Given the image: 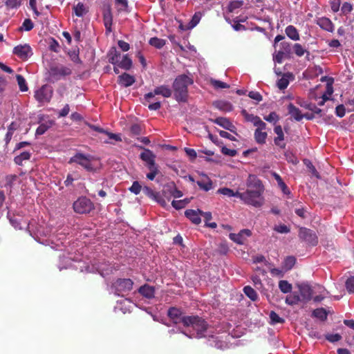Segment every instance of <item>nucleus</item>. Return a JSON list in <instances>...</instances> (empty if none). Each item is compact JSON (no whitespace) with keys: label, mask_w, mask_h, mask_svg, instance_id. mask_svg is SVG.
<instances>
[{"label":"nucleus","mask_w":354,"mask_h":354,"mask_svg":"<svg viewBox=\"0 0 354 354\" xmlns=\"http://www.w3.org/2000/svg\"><path fill=\"white\" fill-rule=\"evenodd\" d=\"M248 189L239 194V198L243 201L246 204L252 205L254 207H260L263 203L262 193L263 187L261 181L257 179L254 176H250L247 183Z\"/></svg>","instance_id":"obj_1"},{"label":"nucleus","mask_w":354,"mask_h":354,"mask_svg":"<svg viewBox=\"0 0 354 354\" xmlns=\"http://www.w3.org/2000/svg\"><path fill=\"white\" fill-rule=\"evenodd\" d=\"M183 326L187 328H192L193 331L196 332V335H194V333L187 334L183 330L180 331L189 338L203 337L209 326L205 319L197 315L185 317L183 319Z\"/></svg>","instance_id":"obj_2"},{"label":"nucleus","mask_w":354,"mask_h":354,"mask_svg":"<svg viewBox=\"0 0 354 354\" xmlns=\"http://www.w3.org/2000/svg\"><path fill=\"white\" fill-rule=\"evenodd\" d=\"M193 84L191 77L186 75H178L174 80L173 88L177 101L185 102L187 97V87Z\"/></svg>","instance_id":"obj_3"},{"label":"nucleus","mask_w":354,"mask_h":354,"mask_svg":"<svg viewBox=\"0 0 354 354\" xmlns=\"http://www.w3.org/2000/svg\"><path fill=\"white\" fill-rule=\"evenodd\" d=\"M94 161L95 158L93 156L77 153L71 158L69 162H75L81 165L86 170L91 171L94 170Z\"/></svg>","instance_id":"obj_4"},{"label":"nucleus","mask_w":354,"mask_h":354,"mask_svg":"<svg viewBox=\"0 0 354 354\" xmlns=\"http://www.w3.org/2000/svg\"><path fill=\"white\" fill-rule=\"evenodd\" d=\"M72 73L71 69L68 66L63 65H57L51 66L49 70V81L55 82L62 77L71 75Z\"/></svg>","instance_id":"obj_5"},{"label":"nucleus","mask_w":354,"mask_h":354,"mask_svg":"<svg viewBox=\"0 0 354 354\" xmlns=\"http://www.w3.org/2000/svg\"><path fill=\"white\" fill-rule=\"evenodd\" d=\"M133 285V282L130 279H118L113 283L112 289L116 295L120 296L130 291Z\"/></svg>","instance_id":"obj_6"},{"label":"nucleus","mask_w":354,"mask_h":354,"mask_svg":"<svg viewBox=\"0 0 354 354\" xmlns=\"http://www.w3.org/2000/svg\"><path fill=\"white\" fill-rule=\"evenodd\" d=\"M73 209L76 213L87 214L93 209V204L86 197H80L74 202Z\"/></svg>","instance_id":"obj_7"},{"label":"nucleus","mask_w":354,"mask_h":354,"mask_svg":"<svg viewBox=\"0 0 354 354\" xmlns=\"http://www.w3.org/2000/svg\"><path fill=\"white\" fill-rule=\"evenodd\" d=\"M53 90L48 85H44L35 93V99L40 103L49 102L52 98Z\"/></svg>","instance_id":"obj_8"},{"label":"nucleus","mask_w":354,"mask_h":354,"mask_svg":"<svg viewBox=\"0 0 354 354\" xmlns=\"http://www.w3.org/2000/svg\"><path fill=\"white\" fill-rule=\"evenodd\" d=\"M266 124L265 122H263L260 125L257 126V129L254 131V140L258 144L262 145L266 143V138L268 136V133L266 131Z\"/></svg>","instance_id":"obj_9"},{"label":"nucleus","mask_w":354,"mask_h":354,"mask_svg":"<svg viewBox=\"0 0 354 354\" xmlns=\"http://www.w3.org/2000/svg\"><path fill=\"white\" fill-rule=\"evenodd\" d=\"M142 192L146 196L156 201L162 207H165L167 205V201L162 198L160 193L153 192L150 187L145 186L142 188Z\"/></svg>","instance_id":"obj_10"},{"label":"nucleus","mask_w":354,"mask_h":354,"mask_svg":"<svg viewBox=\"0 0 354 354\" xmlns=\"http://www.w3.org/2000/svg\"><path fill=\"white\" fill-rule=\"evenodd\" d=\"M301 299L303 301L307 302L313 299L312 286L308 283H303L298 285Z\"/></svg>","instance_id":"obj_11"},{"label":"nucleus","mask_w":354,"mask_h":354,"mask_svg":"<svg viewBox=\"0 0 354 354\" xmlns=\"http://www.w3.org/2000/svg\"><path fill=\"white\" fill-rule=\"evenodd\" d=\"M13 53L24 60L28 59L32 55L30 46L27 44L19 45L15 47Z\"/></svg>","instance_id":"obj_12"},{"label":"nucleus","mask_w":354,"mask_h":354,"mask_svg":"<svg viewBox=\"0 0 354 354\" xmlns=\"http://www.w3.org/2000/svg\"><path fill=\"white\" fill-rule=\"evenodd\" d=\"M299 236L313 245H315L318 242L316 234L313 231L306 228H301L299 230Z\"/></svg>","instance_id":"obj_13"},{"label":"nucleus","mask_w":354,"mask_h":354,"mask_svg":"<svg viewBox=\"0 0 354 354\" xmlns=\"http://www.w3.org/2000/svg\"><path fill=\"white\" fill-rule=\"evenodd\" d=\"M140 158L145 162L146 166L148 169H153L158 167L155 163L156 156L149 149H145L142 153H140Z\"/></svg>","instance_id":"obj_14"},{"label":"nucleus","mask_w":354,"mask_h":354,"mask_svg":"<svg viewBox=\"0 0 354 354\" xmlns=\"http://www.w3.org/2000/svg\"><path fill=\"white\" fill-rule=\"evenodd\" d=\"M252 235V232L248 229L241 230L239 233H231L229 236L231 240L239 245H243L246 239Z\"/></svg>","instance_id":"obj_15"},{"label":"nucleus","mask_w":354,"mask_h":354,"mask_svg":"<svg viewBox=\"0 0 354 354\" xmlns=\"http://www.w3.org/2000/svg\"><path fill=\"white\" fill-rule=\"evenodd\" d=\"M312 290L313 301L315 302H319L322 301L326 297V294L328 293L327 290L324 288V287L319 284H315L312 286Z\"/></svg>","instance_id":"obj_16"},{"label":"nucleus","mask_w":354,"mask_h":354,"mask_svg":"<svg viewBox=\"0 0 354 354\" xmlns=\"http://www.w3.org/2000/svg\"><path fill=\"white\" fill-rule=\"evenodd\" d=\"M182 315V311L179 308L175 307L170 308L167 312L168 317L175 324L179 323L183 324V319L186 316H183Z\"/></svg>","instance_id":"obj_17"},{"label":"nucleus","mask_w":354,"mask_h":354,"mask_svg":"<svg viewBox=\"0 0 354 354\" xmlns=\"http://www.w3.org/2000/svg\"><path fill=\"white\" fill-rule=\"evenodd\" d=\"M213 122L222 127L223 128L230 131L231 132H236L235 126L226 118H217L213 120Z\"/></svg>","instance_id":"obj_18"},{"label":"nucleus","mask_w":354,"mask_h":354,"mask_svg":"<svg viewBox=\"0 0 354 354\" xmlns=\"http://www.w3.org/2000/svg\"><path fill=\"white\" fill-rule=\"evenodd\" d=\"M103 20L106 31L108 32H111L112 30L111 26L113 22V17L111 7L109 6H107V8L104 10Z\"/></svg>","instance_id":"obj_19"},{"label":"nucleus","mask_w":354,"mask_h":354,"mask_svg":"<svg viewBox=\"0 0 354 354\" xmlns=\"http://www.w3.org/2000/svg\"><path fill=\"white\" fill-rule=\"evenodd\" d=\"M274 131L277 136L274 139V144L280 148L284 149L286 144L281 143V142L284 140V135L281 127L280 125L276 126L274 129Z\"/></svg>","instance_id":"obj_20"},{"label":"nucleus","mask_w":354,"mask_h":354,"mask_svg":"<svg viewBox=\"0 0 354 354\" xmlns=\"http://www.w3.org/2000/svg\"><path fill=\"white\" fill-rule=\"evenodd\" d=\"M317 24L323 30L328 32L334 30V25L332 21L327 17H321L317 20Z\"/></svg>","instance_id":"obj_21"},{"label":"nucleus","mask_w":354,"mask_h":354,"mask_svg":"<svg viewBox=\"0 0 354 354\" xmlns=\"http://www.w3.org/2000/svg\"><path fill=\"white\" fill-rule=\"evenodd\" d=\"M241 114L247 122H252L256 127L264 122L259 116L250 114L245 109L241 111Z\"/></svg>","instance_id":"obj_22"},{"label":"nucleus","mask_w":354,"mask_h":354,"mask_svg":"<svg viewBox=\"0 0 354 354\" xmlns=\"http://www.w3.org/2000/svg\"><path fill=\"white\" fill-rule=\"evenodd\" d=\"M289 114L297 121L301 120L304 115L301 114V111L293 105L292 103H290L288 106Z\"/></svg>","instance_id":"obj_23"},{"label":"nucleus","mask_w":354,"mask_h":354,"mask_svg":"<svg viewBox=\"0 0 354 354\" xmlns=\"http://www.w3.org/2000/svg\"><path fill=\"white\" fill-rule=\"evenodd\" d=\"M138 292L144 297L148 299L153 298L154 297L155 290L153 287L145 284L141 286L138 289Z\"/></svg>","instance_id":"obj_24"},{"label":"nucleus","mask_w":354,"mask_h":354,"mask_svg":"<svg viewBox=\"0 0 354 354\" xmlns=\"http://www.w3.org/2000/svg\"><path fill=\"white\" fill-rule=\"evenodd\" d=\"M199 209L194 210V209H187L185 212V216L192 221V223L195 224H199L201 221V218L199 216Z\"/></svg>","instance_id":"obj_25"},{"label":"nucleus","mask_w":354,"mask_h":354,"mask_svg":"<svg viewBox=\"0 0 354 354\" xmlns=\"http://www.w3.org/2000/svg\"><path fill=\"white\" fill-rule=\"evenodd\" d=\"M197 185L204 191H209L212 188V180L206 176H203L201 180L197 181Z\"/></svg>","instance_id":"obj_26"},{"label":"nucleus","mask_w":354,"mask_h":354,"mask_svg":"<svg viewBox=\"0 0 354 354\" xmlns=\"http://www.w3.org/2000/svg\"><path fill=\"white\" fill-rule=\"evenodd\" d=\"M134 82V77L127 73H124L123 75L119 76V84L124 86H129L132 85Z\"/></svg>","instance_id":"obj_27"},{"label":"nucleus","mask_w":354,"mask_h":354,"mask_svg":"<svg viewBox=\"0 0 354 354\" xmlns=\"http://www.w3.org/2000/svg\"><path fill=\"white\" fill-rule=\"evenodd\" d=\"M109 62L114 65L119 62L120 57V53L118 52L115 47L110 49L109 54Z\"/></svg>","instance_id":"obj_28"},{"label":"nucleus","mask_w":354,"mask_h":354,"mask_svg":"<svg viewBox=\"0 0 354 354\" xmlns=\"http://www.w3.org/2000/svg\"><path fill=\"white\" fill-rule=\"evenodd\" d=\"M285 32L287 36L291 39L294 41H297L299 39V35L297 32V30L293 26H288L286 28Z\"/></svg>","instance_id":"obj_29"},{"label":"nucleus","mask_w":354,"mask_h":354,"mask_svg":"<svg viewBox=\"0 0 354 354\" xmlns=\"http://www.w3.org/2000/svg\"><path fill=\"white\" fill-rule=\"evenodd\" d=\"M155 93L157 95H161L165 97H169L171 95L172 91L169 86L162 85L155 88Z\"/></svg>","instance_id":"obj_30"},{"label":"nucleus","mask_w":354,"mask_h":354,"mask_svg":"<svg viewBox=\"0 0 354 354\" xmlns=\"http://www.w3.org/2000/svg\"><path fill=\"white\" fill-rule=\"evenodd\" d=\"M214 105L219 110L226 112L231 111L233 109L232 105L230 102L223 100L214 102Z\"/></svg>","instance_id":"obj_31"},{"label":"nucleus","mask_w":354,"mask_h":354,"mask_svg":"<svg viewBox=\"0 0 354 354\" xmlns=\"http://www.w3.org/2000/svg\"><path fill=\"white\" fill-rule=\"evenodd\" d=\"M172 188L173 183H169L164 185L163 189L162 190V198H163L165 201H169L172 197Z\"/></svg>","instance_id":"obj_32"},{"label":"nucleus","mask_w":354,"mask_h":354,"mask_svg":"<svg viewBox=\"0 0 354 354\" xmlns=\"http://www.w3.org/2000/svg\"><path fill=\"white\" fill-rule=\"evenodd\" d=\"M118 66L124 68L125 70H129L132 66V61L128 56V55H124L121 61L119 60V62L117 64Z\"/></svg>","instance_id":"obj_33"},{"label":"nucleus","mask_w":354,"mask_h":354,"mask_svg":"<svg viewBox=\"0 0 354 354\" xmlns=\"http://www.w3.org/2000/svg\"><path fill=\"white\" fill-rule=\"evenodd\" d=\"M53 124L54 122L53 120H48V122H46L45 123L40 124L36 130V134H44L49 128L52 127Z\"/></svg>","instance_id":"obj_34"},{"label":"nucleus","mask_w":354,"mask_h":354,"mask_svg":"<svg viewBox=\"0 0 354 354\" xmlns=\"http://www.w3.org/2000/svg\"><path fill=\"white\" fill-rule=\"evenodd\" d=\"M73 10L77 17H82L87 12L86 8L82 3H78L76 6H74Z\"/></svg>","instance_id":"obj_35"},{"label":"nucleus","mask_w":354,"mask_h":354,"mask_svg":"<svg viewBox=\"0 0 354 354\" xmlns=\"http://www.w3.org/2000/svg\"><path fill=\"white\" fill-rule=\"evenodd\" d=\"M243 292L252 301H256L258 299L256 291L249 286L243 288Z\"/></svg>","instance_id":"obj_36"},{"label":"nucleus","mask_w":354,"mask_h":354,"mask_svg":"<svg viewBox=\"0 0 354 354\" xmlns=\"http://www.w3.org/2000/svg\"><path fill=\"white\" fill-rule=\"evenodd\" d=\"M30 158V153L28 151H24L21 153L20 155L16 156L15 158V162L18 165H21L23 161L29 160Z\"/></svg>","instance_id":"obj_37"},{"label":"nucleus","mask_w":354,"mask_h":354,"mask_svg":"<svg viewBox=\"0 0 354 354\" xmlns=\"http://www.w3.org/2000/svg\"><path fill=\"white\" fill-rule=\"evenodd\" d=\"M279 288L283 293L290 292L292 290V286L286 280H281L279 283Z\"/></svg>","instance_id":"obj_38"},{"label":"nucleus","mask_w":354,"mask_h":354,"mask_svg":"<svg viewBox=\"0 0 354 354\" xmlns=\"http://www.w3.org/2000/svg\"><path fill=\"white\" fill-rule=\"evenodd\" d=\"M313 315L321 320H325L327 318V313L323 308H317L313 312Z\"/></svg>","instance_id":"obj_39"},{"label":"nucleus","mask_w":354,"mask_h":354,"mask_svg":"<svg viewBox=\"0 0 354 354\" xmlns=\"http://www.w3.org/2000/svg\"><path fill=\"white\" fill-rule=\"evenodd\" d=\"M149 44L157 48H162L165 44V41L158 37H152L149 41Z\"/></svg>","instance_id":"obj_40"},{"label":"nucleus","mask_w":354,"mask_h":354,"mask_svg":"<svg viewBox=\"0 0 354 354\" xmlns=\"http://www.w3.org/2000/svg\"><path fill=\"white\" fill-rule=\"evenodd\" d=\"M16 79L19 86L20 91L22 92L27 91L28 88L27 86L26 82L24 77L21 75H17Z\"/></svg>","instance_id":"obj_41"},{"label":"nucleus","mask_w":354,"mask_h":354,"mask_svg":"<svg viewBox=\"0 0 354 354\" xmlns=\"http://www.w3.org/2000/svg\"><path fill=\"white\" fill-rule=\"evenodd\" d=\"M218 193L227 196L229 197L235 196L239 198V194H240V192H234L232 189L229 188H221L218 190Z\"/></svg>","instance_id":"obj_42"},{"label":"nucleus","mask_w":354,"mask_h":354,"mask_svg":"<svg viewBox=\"0 0 354 354\" xmlns=\"http://www.w3.org/2000/svg\"><path fill=\"white\" fill-rule=\"evenodd\" d=\"M17 129V125L14 122H12L8 127V132L5 137L6 145H7L10 140L12 139V136L13 135L14 131Z\"/></svg>","instance_id":"obj_43"},{"label":"nucleus","mask_w":354,"mask_h":354,"mask_svg":"<svg viewBox=\"0 0 354 354\" xmlns=\"http://www.w3.org/2000/svg\"><path fill=\"white\" fill-rule=\"evenodd\" d=\"M281 51L286 55H289L291 53L292 46V44L286 41H284L280 44Z\"/></svg>","instance_id":"obj_44"},{"label":"nucleus","mask_w":354,"mask_h":354,"mask_svg":"<svg viewBox=\"0 0 354 354\" xmlns=\"http://www.w3.org/2000/svg\"><path fill=\"white\" fill-rule=\"evenodd\" d=\"M300 301H302L300 296L297 295H293L288 296L286 299V303L289 305H295L299 303Z\"/></svg>","instance_id":"obj_45"},{"label":"nucleus","mask_w":354,"mask_h":354,"mask_svg":"<svg viewBox=\"0 0 354 354\" xmlns=\"http://www.w3.org/2000/svg\"><path fill=\"white\" fill-rule=\"evenodd\" d=\"M243 4V1H231L228 5L227 10L230 12H233L236 9L241 8Z\"/></svg>","instance_id":"obj_46"},{"label":"nucleus","mask_w":354,"mask_h":354,"mask_svg":"<svg viewBox=\"0 0 354 354\" xmlns=\"http://www.w3.org/2000/svg\"><path fill=\"white\" fill-rule=\"evenodd\" d=\"M34 27V24L32 23V21H31V19H26L23 24H22V26L20 27V30H25V31H30V30H32Z\"/></svg>","instance_id":"obj_47"},{"label":"nucleus","mask_w":354,"mask_h":354,"mask_svg":"<svg viewBox=\"0 0 354 354\" xmlns=\"http://www.w3.org/2000/svg\"><path fill=\"white\" fill-rule=\"evenodd\" d=\"M289 84V80L286 75H283L277 82V86L279 89L283 90L288 87Z\"/></svg>","instance_id":"obj_48"},{"label":"nucleus","mask_w":354,"mask_h":354,"mask_svg":"<svg viewBox=\"0 0 354 354\" xmlns=\"http://www.w3.org/2000/svg\"><path fill=\"white\" fill-rule=\"evenodd\" d=\"M270 319L272 324L283 323L284 319L280 317L275 312L271 311L270 313Z\"/></svg>","instance_id":"obj_49"},{"label":"nucleus","mask_w":354,"mask_h":354,"mask_svg":"<svg viewBox=\"0 0 354 354\" xmlns=\"http://www.w3.org/2000/svg\"><path fill=\"white\" fill-rule=\"evenodd\" d=\"M296 262V259L294 257H288L283 263V266L286 270H290Z\"/></svg>","instance_id":"obj_50"},{"label":"nucleus","mask_w":354,"mask_h":354,"mask_svg":"<svg viewBox=\"0 0 354 354\" xmlns=\"http://www.w3.org/2000/svg\"><path fill=\"white\" fill-rule=\"evenodd\" d=\"M105 135L108 137L107 140H104V142H106V143H112L110 141L111 140H114L116 142L122 140V139H121V138H120L119 134H115V133L106 131Z\"/></svg>","instance_id":"obj_51"},{"label":"nucleus","mask_w":354,"mask_h":354,"mask_svg":"<svg viewBox=\"0 0 354 354\" xmlns=\"http://www.w3.org/2000/svg\"><path fill=\"white\" fill-rule=\"evenodd\" d=\"M211 84L216 88H228L230 85L220 80H212Z\"/></svg>","instance_id":"obj_52"},{"label":"nucleus","mask_w":354,"mask_h":354,"mask_svg":"<svg viewBox=\"0 0 354 354\" xmlns=\"http://www.w3.org/2000/svg\"><path fill=\"white\" fill-rule=\"evenodd\" d=\"M129 190L132 193L138 195L140 193L141 190H142V187L138 181H134L131 187L129 188Z\"/></svg>","instance_id":"obj_53"},{"label":"nucleus","mask_w":354,"mask_h":354,"mask_svg":"<svg viewBox=\"0 0 354 354\" xmlns=\"http://www.w3.org/2000/svg\"><path fill=\"white\" fill-rule=\"evenodd\" d=\"M187 203H188V201H187L185 200L173 201L171 202L172 206L176 209H180L182 208H184Z\"/></svg>","instance_id":"obj_54"},{"label":"nucleus","mask_w":354,"mask_h":354,"mask_svg":"<svg viewBox=\"0 0 354 354\" xmlns=\"http://www.w3.org/2000/svg\"><path fill=\"white\" fill-rule=\"evenodd\" d=\"M292 48L294 49L295 54L299 57L303 56L306 52V50H304L299 44H295L292 46Z\"/></svg>","instance_id":"obj_55"},{"label":"nucleus","mask_w":354,"mask_h":354,"mask_svg":"<svg viewBox=\"0 0 354 354\" xmlns=\"http://www.w3.org/2000/svg\"><path fill=\"white\" fill-rule=\"evenodd\" d=\"M274 230L281 234H287L290 232V228L286 225H275Z\"/></svg>","instance_id":"obj_56"},{"label":"nucleus","mask_w":354,"mask_h":354,"mask_svg":"<svg viewBox=\"0 0 354 354\" xmlns=\"http://www.w3.org/2000/svg\"><path fill=\"white\" fill-rule=\"evenodd\" d=\"M6 6L9 8H17L20 6L21 1L19 0H6L5 2Z\"/></svg>","instance_id":"obj_57"},{"label":"nucleus","mask_w":354,"mask_h":354,"mask_svg":"<svg viewBox=\"0 0 354 354\" xmlns=\"http://www.w3.org/2000/svg\"><path fill=\"white\" fill-rule=\"evenodd\" d=\"M346 287L349 292L354 293V277H351L346 280Z\"/></svg>","instance_id":"obj_58"},{"label":"nucleus","mask_w":354,"mask_h":354,"mask_svg":"<svg viewBox=\"0 0 354 354\" xmlns=\"http://www.w3.org/2000/svg\"><path fill=\"white\" fill-rule=\"evenodd\" d=\"M353 10V6L348 2H345L343 3L341 10L344 15H347L350 13Z\"/></svg>","instance_id":"obj_59"},{"label":"nucleus","mask_w":354,"mask_h":354,"mask_svg":"<svg viewBox=\"0 0 354 354\" xmlns=\"http://www.w3.org/2000/svg\"><path fill=\"white\" fill-rule=\"evenodd\" d=\"M286 55L284 54L283 52H281V50H279L277 53H276L274 55H273V60L275 62H277L279 64L281 63L283 58L285 57Z\"/></svg>","instance_id":"obj_60"},{"label":"nucleus","mask_w":354,"mask_h":354,"mask_svg":"<svg viewBox=\"0 0 354 354\" xmlns=\"http://www.w3.org/2000/svg\"><path fill=\"white\" fill-rule=\"evenodd\" d=\"M221 152L226 156H229L231 157H234L237 154V151L235 149H230L225 147H223L221 149Z\"/></svg>","instance_id":"obj_61"},{"label":"nucleus","mask_w":354,"mask_h":354,"mask_svg":"<svg viewBox=\"0 0 354 354\" xmlns=\"http://www.w3.org/2000/svg\"><path fill=\"white\" fill-rule=\"evenodd\" d=\"M264 119L268 122L275 123L278 121L279 116L275 112H272L268 116L264 117Z\"/></svg>","instance_id":"obj_62"},{"label":"nucleus","mask_w":354,"mask_h":354,"mask_svg":"<svg viewBox=\"0 0 354 354\" xmlns=\"http://www.w3.org/2000/svg\"><path fill=\"white\" fill-rule=\"evenodd\" d=\"M331 9L334 12H337L339 10L341 1L340 0H330Z\"/></svg>","instance_id":"obj_63"},{"label":"nucleus","mask_w":354,"mask_h":354,"mask_svg":"<svg viewBox=\"0 0 354 354\" xmlns=\"http://www.w3.org/2000/svg\"><path fill=\"white\" fill-rule=\"evenodd\" d=\"M149 170L150 172L147 174V178L150 180H153L156 176L159 173L158 167L149 169Z\"/></svg>","instance_id":"obj_64"}]
</instances>
